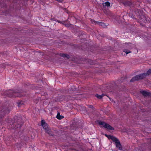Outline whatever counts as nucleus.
I'll return each mask as SVG.
<instances>
[{
	"label": "nucleus",
	"instance_id": "nucleus-1",
	"mask_svg": "<svg viewBox=\"0 0 151 151\" xmlns=\"http://www.w3.org/2000/svg\"><path fill=\"white\" fill-rule=\"evenodd\" d=\"M10 112L7 105L3 104L0 106V121L6 115L8 114Z\"/></svg>",
	"mask_w": 151,
	"mask_h": 151
},
{
	"label": "nucleus",
	"instance_id": "nucleus-2",
	"mask_svg": "<svg viewBox=\"0 0 151 151\" xmlns=\"http://www.w3.org/2000/svg\"><path fill=\"white\" fill-rule=\"evenodd\" d=\"M5 95H8L10 97L15 98L16 97H21L23 96L21 93L17 91H14L13 90H8L4 92Z\"/></svg>",
	"mask_w": 151,
	"mask_h": 151
},
{
	"label": "nucleus",
	"instance_id": "nucleus-3",
	"mask_svg": "<svg viewBox=\"0 0 151 151\" xmlns=\"http://www.w3.org/2000/svg\"><path fill=\"white\" fill-rule=\"evenodd\" d=\"M22 124L21 119L19 118L12 123L13 128L15 129H19Z\"/></svg>",
	"mask_w": 151,
	"mask_h": 151
},
{
	"label": "nucleus",
	"instance_id": "nucleus-4",
	"mask_svg": "<svg viewBox=\"0 0 151 151\" xmlns=\"http://www.w3.org/2000/svg\"><path fill=\"white\" fill-rule=\"evenodd\" d=\"M98 123L100 125H103V127L104 128H107V129L111 130H114V128L111 126L109 124L105 123L104 122L99 121L98 122Z\"/></svg>",
	"mask_w": 151,
	"mask_h": 151
},
{
	"label": "nucleus",
	"instance_id": "nucleus-5",
	"mask_svg": "<svg viewBox=\"0 0 151 151\" xmlns=\"http://www.w3.org/2000/svg\"><path fill=\"white\" fill-rule=\"evenodd\" d=\"M140 72L139 70L136 72L134 76H147V75H149L151 74V68L149 69L146 73H140Z\"/></svg>",
	"mask_w": 151,
	"mask_h": 151
},
{
	"label": "nucleus",
	"instance_id": "nucleus-6",
	"mask_svg": "<svg viewBox=\"0 0 151 151\" xmlns=\"http://www.w3.org/2000/svg\"><path fill=\"white\" fill-rule=\"evenodd\" d=\"M113 142H115L116 147L118 148L119 150H122V147L120 142L118 139L116 137L114 140Z\"/></svg>",
	"mask_w": 151,
	"mask_h": 151
},
{
	"label": "nucleus",
	"instance_id": "nucleus-7",
	"mask_svg": "<svg viewBox=\"0 0 151 151\" xmlns=\"http://www.w3.org/2000/svg\"><path fill=\"white\" fill-rule=\"evenodd\" d=\"M145 78V76H134L130 80V82H133L136 81H138Z\"/></svg>",
	"mask_w": 151,
	"mask_h": 151
},
{
	"label": "nucleus",
	"instance_id": "nucleus-8",
	"mask_svg": "<svg viewBox=\"0 0 151 151\" xmlns=\"http://www.w3.org/2000/svg\"><path fill=\"white\" fill-rule=\"evenodd\" d=\"M44 129L45 130V132L49 135L52 136L54 135V134L50 129L48 126L46 127H45Z\"/></svg>",
	"mask_w": 151,
	"mask_h": 151
},
{
	"label": "nucleus",
	"instance_id": "nucleus-9",
	"mask_svg": "<svg viewBox=\"0 0 151 151\" xmlns=\"http://www.w3.org/2000/svg\"><path fill=\"white\" fill-rule=\"evenodd\" d=\"M140 93H141L143 96L145 97H147V96H150L151 93L147 92V91H140Z\"/></svg>",
	"mask_w": 151,
	"mask_h": 151
},
{
	"label": "nucleus",
	"instance_id": "nucleus-10",
	"mask_svg": "<svg viewBox=\"0 0 151 151\" xmlns=\"http://www.w3.org/2000/svg\"><path fill=\"white\" fill-rule=\"evenodd\" d=\"M91 21L92 23L94 24H99L100 25H101V26H103L104 25V24L101 22H97L95 20L92 19L91 20Z\"/></svg>",
	"mask_w": 151,
	"mask_h": 151
},
{
	"label": "nucleus",
	"instance_id": "nucleus-11",
	"mask_svg": "<svg viewBox=\"0 0 151 151\" xmlns=\"http://www.w3.org/2000/svg\"><path fill=\"white\" fill-rule=\"evenodd\" d=\"M105 135L108 139H111L112 141H113L114 140V139L116 138L115 137L110 135H107L106 134Z\"/></svg>",
	"mask_w": 151,
	"mask_h": 151
},
{
	"label": "nucleus",
	"instance_id": "nucleus-12",
	"mask_svg": "<svg viewBox=\"0 0 151 151\" xmlns=\"http://www.w3.org/2000/svg\"><path fill=\"white\" fill-rule=\"evenodd\" d=\"M123 4L125 6H130L132 5V3L129 1H125L123 2Z\"/></svg>",
	"mask_w": 151,
	"mask_h": 151
},
{
	"label": "nucleus",
	"instance_id": "nucleus-13",
	"mask_svg": "<svg viewBox=\"0 0 151 151\" xmlns=\"http://www.w3.org/2000/svg\"><path fill=\"white\" fill-rule=\"evenodd\" d=\"M4 0H3V1L0 2V7H1V8L4 7H7L6 4L5 3V2H6V1H5L4 2Z\"/></svg>",
	"mask_w": 151,
	"mask_h": 151
},
{
	"label": "nucleus",
	"instance_id": "nucleus-14",
	"mask_svg": "<svg viewBox=\"0 0 151 151\" xmlns=\"http://www.w3.org/2000/svg\"><path fill=\"white\" fill-rule=\"evenodd\" d=\"M42 126L43 127L44 129L46 127L48 126L47 124L45 123V120H42L41 122Z\"/></svg>",
	"mask_w": 151,
	"mask_h": 151
},
{
	"label": "nucleus",
	"instance_id": "nucleus-15",
	"mask_svg": "<svg viewBox=\"0 0 151 151\" xmlns=\"http://www.w3.org/2000/svg\"><path fill=\"white\" fill-rule=\"evenodd\" d=\"M102 4L103 6L106 7L107 6V7H108L110 6V2L108 1H107L105 2V3H103Z\"/></svg>",
	"mask_w": 151,
	"mask_h": 151
},
{
	"label": "nucleus",
	"instance_id": "nucleus-16",
	"mask_svg": "<svg viewBox=\"0 0 151 151\" xmlns=\"http://www.w3.org/2000/svg\"><path fill=\"white\" fill-rule=\"evenodd\" d=\"M60 55L63 58H66L67 59H69L70 58L69 55L64 53H60Z\"/></svg>",
	"mask_w": 151,
	"mask_h": 151
},
{
	"label": "nucleus",
	"instance_id": "nucleus-17",
	"mask_svg": "<svg viewBox=\"0 0 151 151\" xmlns=\"http://www.w3.org/2000/svg\"><path fill=\"white\" fill-rule=\"evenodd\" d=\"M104 96H105V95L104 94H102L101 95H99L98 94H96L95 96L98 99H101Z\"/></svg>",
	"mask_w": 151,
	"mask_h": 151
},
{
	"label": "nucleus",
	"instance_id": "nucleus-18",
	"mask_svg": "<svg viewBox=\"0 0 151 151\" xmlns=\"http://www.w3.org/2000/svg\"><path fill=\"white\" fill-rule=\"evenodd\" d=\"M56 117L59 119H61L64 118V116H61L60 113L58 112L57 115Z\"/></svg>",
	"mask_w": 151,
	"mask_h": 151
},
{
	"label": "nucleus",
	"instance_id": "nucleus-19",
	"mask_svg": "<svg viewBox=\"0 0 151 151\" xmlns=\"http://www.w3.org/2000/svg\"><path fill=\"white\" fill-rule=\"evenodd\" d=\"M17 104L18 105V106L19 107H20L23 104V101H19L17 102Z\"/></svg>",
	"mask_w": 151,
	"mask_h": 151
},
{
	"label": "nucleus",
	"instance_id": "nucleus-20",
	"mask_svg": "<svg viewBox=\"0 0 151 151\" xmlns=\"http://www.w3.org/2000/svg\"><path fill=\"white\" fill-rule=\"evenodd\" d=\"M124 52H125L127 54L131 52L130 51L128 50L127 49H125L124 50Z\"/></svg>",
	"mask_w": 151,
	"mask_h": 151
},
{
	"label": "nucleus",
	"instance_id": "nucleus-21",
	"mask_svg": "<svg viewBox=\"0 0 151 151\" xmlns=\"http://www.w3.org/2000/svg\"><path fill=\"white\" fill-rule=\"evenodd\" d=\"M88 106L89 108H91L93 110L94 109V107L92 105H88Z\"/></svg>",
	"mask_w": 151,
	"mask_h": 151
},
{
	"label": "nucleus",
	"instance_id": "nucleus-22",
	"mask_svg": "<svg viewBox=\"0 0 151 151\" xmlns=\"http://www.w3.org/2000/svg\"><path fill=\"white\" fill-rule=\"evenodd\" d=\"M88 62H89V63H90L91 64H93V61L92 60H88Z\"/></svg>",
	"mask_w": 151,
	"mask_h": 151
},
{
	"label": "nucleus",
	"instance_id": "nucleus-23",
	"mask_svg": "<svg viewBox=\"0 0 151 151\" xmlns=\"http://www.w3.org/2000/svg\"><path fill=\"white\" fill-rule=\"evenodd\" d=\"M72 91H74L75 90H76L75 87L74 86H73L72 87Z\"/></svg>",
	"mask_w": 151,
	"mask_h": 151
},
{
	"label": "nucleus",
	"instance_id": "nucleus-24",
	"mask_svg": "<svg viewBox=\"0 0 151 151\" xmlns=\"http://www.w3.org/2000/svg\"><path fill=\"white\" fill-rule=\"evenodd\" d=\"M18 0H13V3L15 4L16 3H17Z\"/></svg>",
	"mask_w": 151,
	"mask_h": 151
},
{
	"label": "nucleus",
	"instance_id": "nucleus-25",
	"mask_svg": "<svg viewBox=\"0 0 151 151\" xmlns=\"http://www.w3.org/2000/svg\"><path fill=\"white\" fill-rule=\"evenodd\" d=\"M73 75H78V73H76L73 72Z\"/></svg>",
	"mask_w": 151,
	"mask_h": 151
},
{
	"label": "nucleus",
	"instance_id": "nucleus-26",
	"mask_svg": "<svg viewBox=\"0 0 151 151\" xmlns=\"http://www.w3.org/2000/svg\"><path fill=\"white\" fill-rule=\"evenodd\" d=\"M127 44H128V45H129V44H130V45H132V43H127Z\"/></svg>",
	"mask_w": 151,
	"mask_h": 151
},
{
	"label": "nucleus",
	"instance_id": "nucleus-27",
	"mask_svg": "<svg viewBox=\"0 0 151 151\" xmlns=\"http://www.w3.org/2000/svg\"><path fill=\"white\" fill-rule=\"evenodd\" d=\"M10 0H7V1L8 2V1H9Z\"/></svg>",
	"mask_w": 151,
	"mask_h": 151
},
{
	"label": "nucleus",
	"instance_id": "nucleus-28",
	"mask_svg": "<svg viewBox=\"0 0 151 151\" xmlns=\"http://www.w3.org/2000/svg\"><path fill=\"white\" fill-rule=\"evenodd\" d=\"M59 22L60 23H61V22Z\"/></svg>",
	"mask_w": 151,
	"mask_h": 151
}]
</instances>
